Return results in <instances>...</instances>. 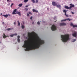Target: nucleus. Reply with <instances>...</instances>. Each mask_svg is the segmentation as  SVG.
<instances>
[{"label": "nucleus", "instance_id": "9b49d317", "mask_svg": "<svg viewBox=\"0 0 77 77\" xmlns=\"http://www.w3.org/2000/svg\"><path fill=\"white\" fill-rule=\"evenodd\" d=\"M17 38H18L17 39V41H18V42L19 43H20V40L19 39L20 38V36L19 35H18V36H17Z\"/></svg>", "mask_w": 77, "mask_h": 77}, {"label": "nucleus", "instance_id": "c9c22d12", "mask_svg": "<svg viewBox=\"0 0 77 77\" xmlns=\"http://www.w3.org/2000/svg\"><path fill=\"white\" fill-rule=\"evenodd\" d=\"M8 16H9V17H10V16H11L9 14H8Z\"/></svg>", "mask_w": 77, "mask_h": 77}, {"label": "nucleus", "instance_id": "c03bdc74", "mask_svg": "<svg viewBox=\"0 0 77 77\" xmlns=\"http://www.w3.org/2000/svg\"><path fill=\"white\" fill-rule=\"evenodd\" d=\"M47 9H48V8Z\"/></svg>", "mask_w": 77, "mask_h": 77}, {"label": "nucleus", "instance_id": "2eb2a0df", "mask_svg": "<svg viewBox=\"0 0 77 77\" xmlns=\"http://www.w3.org/2000/svg\"><path fill=\"white\" fill-rule=\"evenodd\" d=\"M32 11L33 12H35L36 13H38V11L36 10H35L34 9H33L32 10Z\"/></svg>", "mask_w": 77, "mask_h": 77}, {"label": "nucleus", "instance_id": "7ed1b4c3", "mask_svg": "<svg viewBox=\"0 0 77 77\" xmlns=\"http://www.w3.org/2000/svg\"><path fill=\"white\" fill-rule=\"evenodd\" d=\"M17 9H14V11H13L12 14L14 15L16 14H18L19 15V16H21V14L20 13V12L18 11L16 13V12L17 11Z\"/></svg>", "mask_w": 77, "mask_h": 77}, {"label": "nucleus", "instance_id": "a19ab883", "mask_svg": "<svg viewBox=\"0 0 77 77\" xmlns=\"http://www.w3.org/2000/svg\"><path fill=\"white\" fill-rule=\"evenodd\" d=\"M34 24V22H32V24Z\"/></svg>", "mask_w": 77, "mask_h": 77}, {"label": "nucleus", "instance_id": "dca6fc26", "mask_svg": "<svg viewBox=\"0 0 77 77\" xmlns=\"http://www.w3.org/2000/svg\"><path fill=\"white\" fill-rule=\"evenodd\" d=\"M55 6H57V7L58 8H60V5H55Z\"/></svg>", "mask_w": 77, "mask_h": 77}, {"label": "nucleus", "instance_id": "58836bf2", "mask_svg": "<svg viewBox=\"0 0 77 77\" xmlns=\"http://www.w3.org/2000/svg\"><path fill=\"white\" fill-rule=\"evenodd\" d=\"M25 7H28V6H26Z\"/></svg>", "mask_w": 77, "mask_h": 77}, {"label": "nucleus", "instance_id": "423d86ee", "mask_svg": "<svg viewBox=\"0 0 77 77\" xmlns=\"http://www.w3.org/2000/svg\"><path fill=\"white\" fill-rule=\"evenodd\" d=\"M70 26H72L73 28H77V25H74L73 23H71V24H70Z\"/></svg>", "mask_w": 77, "mask_h": 77}, {"label": "nucleus", "instance_id": "393cba45", "mask_svg": "<svg viewBox=\"0 0 77 77\" xmlns=\"http://www.w3.org/2000/svg\"><path fill=\"white\" fill-rule=\"evenodd\" d=\"M25 11H28V9H27V8H25Z\"/></svg>", "mask_w": 77, "mask_h": 77}, {"label": "nucleus", "instance_id": "0eeeda50", "mask_svg": "<svg viewBox=\"0 0 77 77\" xmlns=\"http://www.w3.org/2000/svg\"><path fill=\"white\" fill-rule=\"evenodd\" d=\"M72 36L74 37H77V32H74V33L72 34Z\"/></svg>", "mask_w": 77, "mask_h": 77}, {"label": "nucleus", "instance_id": "473e14b6", "mask_svg": "<svg viewBox=\"0 0 77 77\" xmlns=\"http://www.w3.org/2000/svg\"><path fill=\"white\" fill-rule=\"evenodd\" d=\"M32 14V13L31 12H29V14H30L31 15Z\"/></svg>", "mask_w": 77, "mask_h": 77}, {"label": "nucleus", "instance_id": "412c9836", "mask_svg": "<svg viewBox=\"0 0 77 77\" xmlns=\"http://www.w3.org/2000/svg\"><path fill=\"white\" fill-rule=\"evenodd\" d=\"M21 27H22V29H24L25 27L24 26V25H22Z\"/></svg>", "mask_w": 77, "mask_h": 77}, {"label": "nucleus", "instance_id": "9d476101", "mask_svg": "<svg viewBox=\"0 0 77 77\" xmlns=\"http://www.w3.org/2000/svg\"><path fill=\"white\" fill-rule=\"evenodd\" d=\"M52 5L54 6H56V5H57V3L55 2H52Z\"/></svg>", "mask_w": 77, "mask_h": 77}, {"label": "nucleus", "instance_id": "a878e982", "mask_svg": "<svg viewBox=\"0 0 77 77\" xmlns=\"http://www.w3.org/2000/svg\"><path fill=\"white\" fill-rule=\"evenodd\" d=\"M12 35H14L17 36V34L15 33L14 34H12Z\"/></svg>", "mask_w": 77, "mask_h": 77}, {"label": "nucleus", "instance_id": "cd10ccee", "mask_svg": "<svg viewBox=\"0 0 77 77\" xmlns=\"http://www.w3.org/2000/svg\"><path fill=\"white\" fill-rule=\"evenodd\" d=\"M14 4L13 3H12V4H11V8H12V5H13Z\"/></svg>", "mask_w": 77, "mask_h": 77}, {"label": "nucleus", "instance_id": "4be33fe9", "mask_svg": "<svg viewBox=\"0 0 77 77\" xmlns=\"http://www.w3.org/2000/svg\"><path fill=\"white\" fill-rule=\"evenodd\" d=\"M31 1H32V3H35V0H30Z\"/></svg>", "mask_w": 77, "mask_h": 77}, {"label": "nucleus", "instance_id": "39448f33", "mask_svg": "<svg viewBox=\"0 0 77 77\" xmlns=\"http://www.w3.org/2000/svg\"><path fill=\"white\" fill-rule=\"evenodd\" d=\"M67 20H69V21H71L72 19H69V18H68V19H66L61 20V22H65V21H66Z\"/></svg>", "mask_w": 77, "mask_h": 77}, {"label": "nucleus", "instance_id": "c756f323", "mask_svg": "<svg viewBox=\"0 0 77 77\" xmlns=\"http://www.w3.org/2000/svg\"><path fill=\"white\" fill-rule=\"evenodd\" d=\"M27 17H29V14L28 13H27Z\"/></svg>", "mask_w": 77, "mask_h": 77}, {"label": "nucleus", "instance_id": "20e7f679", "mask_svg": "<svg viewBox=\"0 0 77 77\" xmlns=\"http://www.w3.org/2000/svg\"><path fill=\"white\" fill-rule=\"evenodd\" d=\"M51 29L52 31H54L57 30V28L54 25H52L51 27Z\"/></svg>", "mask_w": 77, "mask_h": 77}, {"label": "nucleus", "instance_id": "aec40b11", "mask_svg": "<svg viewBox=\"0 0 77 77\" xmlns=\"http://www.w3.org/2000/svg\"><path fill=\"white\" fill-rule=\"evenodd\" d=\"M28 0H24V2L25 3H26L27 2H28Z\"/></svg>", "mask_w": 77, "mask_h": 77}, {"label": "nucleus", "instance_id": "ea45409f", "mask_svg": "<svg viewBox=\"0 0 77 77\" xmlns=\"http://www.w3.org/2000/svg\"><path fill=\"white\" fill-rule=\"evenodd\" d=\"M7 2H8L9 1V0H7Z\"/></svg>", "mask_w": 77, "mask_h": 77}, {"label": "nucleus", "instance_id": "f03ea898", "mask_svg": "<svg viewBox=\"0 0 77 77\" xmlns=\"http://www.w3.org/2000/svg\"><path fill=\"white\" fill-rule=\"evenodd\" d=\"M61 40H62L63 42H66L69 39V35H61Z\"/></svg>", "mask_w": 77, "mask_h": 77}, {"label": "nucleus", "instance_id": "1a4fd4ad", "mask_svg": "<svg viewBox=\"0 0 77 77\" xmlns=\"http://www.w3.org/2000/svg\"><path fill=\"white\" fill-rule=\"evenodd\" d=\"M66 25V23H61L60 24V26H65Z\"/></svg>", "mask_w": 77, "mask_h": 77}, {"label": "nucleus", "instance_id": "4468645a", "mask_svg": "<svg viewBox=\"0 0 77 77\" xmlns=\"http://www.w3.org/2000/svg\"><path fill=\"white\" fill-rule=\"evenodd\" d=\"M70 5L71 6H69V7H70V8H74L75 5H74L71 4H70Z\"/></svg>", "mask_w": 77, "mask_h": 77}, {"label": "nucleus", "instance_id": "4c0bfd02", "mask_svg": "<svg viewBox=\"0 0 77 77\" xmlns=\"http://www.w3.org/2000/svg\"><path fill=\"white\" fill-rule=\"evenodd\" d=\"M2 24H4V22H2Z\"/></svg>", "mask_w": 77, "mask_h": 77}, {"label": "nucleus", "instance_id": "a211bd4d", "mask_svg": "<svg viewBox=\"0 0 77 77\" xmlns=\"http://www.w3.org/2000/svg\"><path fill=\"white\" fill-rule=\"evenodd\" d=\"M17 23H18V26H20V23L19 22V21H17Z\"/></svg>", "mask_w": 77, "mask_h": 77}, {"label": "nucleus", "instance_id": "37998d69", "mask_svg": "<svg viewBox=\"0 0 77 77\" xmlns=\"http://www.w3.org/2000/svg\"><path fill=\"white\" fill-rule=\"evenodd\" d=\"M1 14V15H2V14Z\"/></svg>", "mask_w": 77, "mask_h": 77}, {"label": "nucleus", "instance_id": "f257e3e1", "mask_svg": "<svg viewBox=\"0 0 77 77\" xmlns=\"http://www.w3.org/2000/svg\"><path fill=\"white\" fill-rule=\"evenodd\" d=\"M34 33V32L29 33L28 32V35L29 37V40L24 41V44L22 46L23 48H26L25 49V51H29L30 50H35V49L38 48L40 46V45L45 43L44 41L41 40L39 38L37 37L35 42H34L32 45L30 42L31 41L32 42L31 35Z\"/></svg>", "mask_w": 77, "mask_h": 77}, {"label": "nucleus", "instance_id": "e433bc0d", "mask_svg": "<svg viewBox=\"0 0 77 77\" xmlns=\"http://www.w3.org/2000/svg\"><path fill=\"white\" fill-rule=\"evenodd\" d=\"M22 23H23V24H24V22H22Z\"/></svg>", "mask_w": 77, "mask_h": 77}, {"label": "nucleus", "instance_id": "7c9ffc66", "mask_svg": "<svg viewBox=\"0 0 77 77\" xmlns=\"http://www.w3.org/2000/svg\"><path fill=\"white\" fill-rule=\"evenodd\" d=\"M32 17L31 16L30 17V20H32Z\"/></svg>", "mask_w": 77, "mask_h": 77}, {"label": "nucleus", "instance_id": "c85d7f7f", "mask_svg": "<svg viewBox=\"0 0 77 77\" xmlns=\"http://www.w3.org/2000/svg\"><path fill=\"white\" fill-rule=\"evenodd\" d=\"M37 24L38 25H39L40 24V23H39V22H38L37 23Z\"/></svg>", "mask_w": 77, "mask_h": 77}, {"label": "nucleus", "instance_id": "b1692460", "mask_svg": "<svg viewBox=\"0 0 77 77\" xmlns=\"http://www.w3.org/2000/svg\"><path fill=\"white\" fill-rule=\"evenodd\" d=\"M14 35H10V37H13V36H14Z\"/></svg>", "mask_w": 77, "mask_h": 77}, {"label": "nucleus", "instance_id": "5701e85b", "mask_svg": "<svg viewBox=\"0 0 77 77\" xmlns=\"http://www.w3.org/2000/svg\"><path fill=\"white\" fill-rule=\"evenodd\" d=\"M11 29V28H8L7 29V30L8 31H9Z\"/></svg>", "mask_w": 77, "mask_h": 77}, {"label": "nucleus", "instance_id": "72a5a7b5", "mask_svg": "<svg viewBox=\"0 0 77 77\" xmlns=\"http://www.w3.org/2000/svg\"><path fill=\"white\" fill-rule=\"evenodd\" d=\"M72 14H74V13L73 12H72Z\"/></svg>", "mask_w": 77, "mask_h": 77}, {"label": "nucleus", "instance_id": "f8f14e48", "mask_svg": "<svg viewBox=\"0 0 77 77\" xmlns=\"http://www.w3.org/2000/svg\"><path fill=\"white\" fill-rule=\"evenodd\" d=\"M65 8L67 9H69V10H72V8L70 7H69L68 6H66L65 7Z\"/></svg>", "mask_w": 77, "mask_h": 77}, {"label": "nucleus", "instance_id": "6e6552de", "mask_svg": "<svg viewBox=\"0 0 77 77\" xmlns=\"http://www.w3.org/2000/svg\"><path fill=\"white\" fill-rule=\"evenodd\" d=\"M63 12L65 13V15L66 16V17H69V16L68 15V14H66V11L64 10H63Z\"/></svg>", "mask_w": 77, "mask_h": 77}, {"label": "nucleus", "instance_id": "f704fd0d", "mask_svg": "<svg viewBox=\"0 0 77 77\" xmlns=\"http://www.w3.org/2000/svg\"><path fill=\"white\" fill-rule=\"evenodd\" d=\"M14 25H16V22H14Z\"/></svg>", "mask_w": 77, "mask_h": 77}, {"label": "nucleus", "instance_id": "ddd939ff", "mask_svg": "<svg viewBox=\"0 0 77 77\" xmlns=\"http://www.w3.org/2000/svg\"><path fill=\"white\" fill-rule=\"evenodd\" d=\"M3 38H6L7 37H8V35H5V33H3Z\"/></svg>", "mask_w": 77, "mask_h": 77}, {"label": "nucleus", "instance_id": "2f4dec72", "mask_svg": "<svg viewBox=\"0 0 77 77\" xmlns=\"http://www.w3.org/2000/svg\"><path fill=\"white\" fill-rule=\"evenodd\" d=\"M38 2V1L37 0H36L35 3H37Z\"/></svg>", "mask_w": 77, "mask_h": 77}, {"label": "nucleus", "instance_id": "79ce46f5", "mask_svg": "<svg viewBox=\"0 0 77 77\" xmlns=\"http://www.w3.org/2000/svg\"><path fill=\"white\" fill-rule=\"evenodd\" d=\"M57 21H54L55 22H56Z\"/></svg>", "mask_w": 77, "mask_h": 77}, {"label": "nucleus", "instance_id": "bb28decb", "mask_svg": "<svg viewBox=\"0 0 77 77\" xmlns=\"http://www.w3.org/2000/svg\"><path fill=\"white\" fill-rule=\"evenodd\" d=\"M75 41H76V39H74V41H72V42H75Z\"/></svg>", "mask_w": 77, "mask_h": 77}, {"label": "nucleus", "instance_id": "f3484780", "mask_svg": "<svg viewBox=\"0 0 77 77\" xmlns=\"http://www.w3.org/2000/svg\"><path fill=\"white\" fill-rule=\"evenodd\" d=\"M2 16L4 17H5L7 18V17H8V14H6L5 15H2Z\"/></svg>", "mask_w": 77, "mask_h": 77}, {"label": "nucleus", "instance_id": "6ab92c4d", "mask_svg": "<svg viewBox=\"0 0 77 77\" xmlns=\"http://www.w3.org/2000/svg\"><path fill=\"white\" fill-rule=\"evenodd\" d=\"M22 4H19L18 5V6L19 7H21L22 6Z\"/></svg>", "mask_w": 77, "mask_h": 77}]
</instances>
